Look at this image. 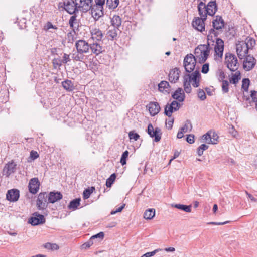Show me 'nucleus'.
Returning <instances> with one entry per match:
<instances>
[{"label": "nucleus", "instance_id": "63", "mask_svg": "<svg viewBox=\"0 0 257 257\" xmlns=\"http://www.w3.org/2000/svg\"><path fill=\"white\" fill-rule=\"evenodd\" d=\"M125 206V204H123L120 207L118 208L116 210H112V211H111L110 214L111 215H113V214H116L117 212H121L123 210V209L124 208Z\"/></svg>", "mask_w": 257, "mask_h": 257}, {"label": "nucleus", "instance_id": "61", "mask_svg": "<svg viewBox=\"0 0 257 257\" xmlns=\"http://www.w3.org/2000/svg\"><path fill=\"white\" fill-rule=\"evenodd\" d=\"M194 135L190 134L188 135L186 138V141L189 144H192L194 142Z\"/></svg>", "mask_w": 257, "mask_h": 257}, {"label": "nucleus", "instance_id": "5", "mask_svg": "<svg viewBox=\"0 0 257 257\" xmlns=\"http://www.w3.org/2000/svg\"><path fill=\"white\" fill-rule=\"evenodd\" d=\"M183 78L187 79L190 83L192 82V86L197 88L200 85L201 74L198 70H195L191 74H185Z\"/></svg>", "mask_w": 257, "mask_h": 257}, {"label": "nucleus", "instance_id": "10", "mask_svg": "<svg viewBox=\"0 0 257 257\" xmlns=\"http://www.w3.org/2000/svg\"><path fill=\"white\" fill-rule=\"evenodd\" d=\"M28 222L32 225L36 226L44 223L45 218L44 215H41L38 212H35L33 214V216L29 219Z\"/></svg>", "mask_w": 257, "mask_h": 257}, {"label": "nucleus", "instance_id": "44", "mask_svg": "<svg viewBox=\"0 0 257 257\" xmlns=\"http://www.w3.org/2000/svg\"><path fill=\"white\" fill-rule=\"evenodd\" d=\"M183 86L184 91L187 93H190L191 92V87L190 83L185 78H184Z\"/></svg>", "mask_w": 257, "mask_h": 257}, {"label": "nucleus", "instance_id": "37", "mask_svg": "<svg viewBox=\"0 0 257 257\" xmlns=\"http://www.w3.org/2000/svg\"><path fill=\"white\" fill-rule=\"evenodd\" d=\"M80 198H76L70 201L68 205L69 209H72L73 210H76L80 205Z\"/></svg>", "mask_w": 257, "mask_h": 257}, {"label": "nucleus", "instance_id": "53", "mask_svg": "<svg viewBox=\"0 0 257 257\" xmlns=\"http://www.w3.org/2000/svg\"><path fill=\"white\" fill-rule=\"evenodd\" d=\"M161 250H162L161 249L158 248V249L154 250V251H153L152 252H147V253H145L144 254H143L141 257H151V256H154L156 253L159 252Z\"/></svg>", "mask_w": 257, "mask_h": 257}, {"label": "nucleus", "instance_id": "18", "mask_svg": "<svg viewBox=\"0 0 257 257\" xmlns=\"http://www.w3.org/2000/svg\"><path fill=\"white\" fill-rule=\"evenodd\" d=\"M151 116L157 115L160 111L161 108L157 102H150L147 106Z\"/></svg>", "mask_w": 257, "mask_h": 257}, {"label": "nucleus", "instance_id": "28", "mask_svg": "<svg viewBox=\"0 0 257 257\" xmlns=\"http://www.w3.org/2000/svg\"><path fill=\"white\" fill-rule=\"evenodd\" d=\"M198 10L199 14L201 17H205L206 18L207 17V7H206L205 4L200 2L198 5Z\"/></svg>", "mask_w": 257, "mask_h": 257}, {"label": "nucleus", "instance_id": "31", "mask_svg": "<svg viewBox=\"0 0 257 257\" xmlns=\"http://www.w3.org/2000/svg\"><path fill=\"white\" fill-rule=\"evenodd\" d=\"M121 19L118 15H114L111 19V25L118 28L121 25Z\"/></svg>", "mask_w": 257, "mask_h": 257}, {"label": "nucleus", "instance_id": "12", "mask_svg": "<svg viewBox=\"0 0 257 257\" xmlns=\"http://www.w3.org/2000/svg\"><path fill=\"white\" fill-rule=\"evenodd\" d=\"M77 2L78 11L86 12L90 10L92 4V0H75Z\"/></svg>", "mask_w": 257, "mask_h": 257}, {"label": "nucleus", "instance_id": "20", "mask_svg": "<svg viewBox=\"0 0 257 257\" xmlns=\"http://www.w3.org/2000/svg\"><path fill=\"white\" fill-rule=\"evenodd\" d=\"M16 166L13 161L7 163L3 170V175L8 177L15 171Z\"/></svg>", "mask_w": 257, "mask_h": 257}, {"label": "nucleus", "instance_id": "43", "mask_svg": "<svg viewBox=\"0 0 257 257\" xmlns=\"http://www.w3.org/2000/svg\"><path fill=\"white\" fill-rule=\"evenodd\" d=\"M210 132V135L211 137V139H209L210 142H211L212 144H216L217 143L218 136L217 134L215 132H212L211 131Z\"/></svg>", "mask_w": 257, "mask_h": 257}, {"label": "nucleus", "instance_id": "16", "mask_svg": "<svg viewBox=\"0 0 257 257\" xmlns=\"http://www.w3.org/2000/svg\"><path fill=\"white\" fill-rule=\"evenodd\" d=\"M90 49L92 53L96 55H98L105 51L104 47L102 46V44L100 42H96L90 44Z\"/></svg>", "mask_w": 257, "mask_h": 257}, {"label": "nucleus", "instance_id": "7", "mask_svg": "<svg viewBox=\"0 0 257 257\" xmlns=\"http://www.w3.org/2000/svg\"><path fill=\"white\" fill-rule=\"evenodd\" d=\"M236 52L239 59H243L248 54L249 49L243 41H238L236 44Z\"/></svg>", "mask_w": 257, "mask_h": 257}, {"label": "nucleus", "instance_id": "11", "mask_svg": "<svg viewBox=\"0 0 257 257\" xmlns=\"http://www.w3.org/2000/svg\"><path fill=\"white\" fill-rule=\"evenodd\" d=\"M206 20L205 17H195L192 22L194 28L199 31L202 32L205 30L204 21Z\"/></svg>", "mask_w": 257, "mask_h": 257}, {"label": "nucleus", "instance_id": "35", "mask_svg": "<svg viewBox=\"0 0 257 257\" xmlns=\"http://www.w3.org/2000/svg\"><path fill=\"white\" fill-rule=\"evenodd\" d=\"M64 88L68 91H71L74 89V85L72 82L69 80H66L62 82Z\"/></svg>", "mask_w": 257, "mask_h": 257}, {"label": "nucleus", "instance_id": "40", "mask_svg": "<svg viewBox=\"0 0 257 257\" xmlns=\"http://www.w3.org/2000/svg\"><path fill=\"white\" fill-rule=\"evenodd\" d=\"M119 4V0H107L106 6L110 9H115Z\"/></svg>", "mask_w": 257, "mask_h": 257}, {"label": "nucleus", "instance_id": "60", "mask_svg": "<svg viewBox=\"0 0 257 257\" xmlns=\"http://www.w3.org/2000/svg\"><path fill=\"white\" fill-rule=\"evenodd\" d=\"M209 66L208 63L204 64L202 67L201 72L204 74L207 73L209 71Z\"/></svg>", "mask_w": 257, "mask_h": 257}, {"label": "nucleus", "instance_id": "2", "mask_svg": "<svg viewBox=\"0 0 257 257\" xmlns=\"http://www.w3.org/2000/svg\"><path fill=\"white\" fill-rule=\"evenodd\" d=\"M77 5L75 0H64L59 3L58 8H62L70 15L76 14L79 12Z\"/></svg>", "mask_w": 257, "mask_h": 257}, {"label": "nucleus", "instance_id": "8", "mask_svg": "<svg viewBox=\"0 0 257 257\" xmlns=\"http://www.w3.org/2000/svg\"><path fill=\"white\" fill-rule=\"evenodd\" d=\"M75 46L77 52L79 53H87L90 50V44L84 40L77 41Z\"/></svg>", "mask_w": 257, "mask_h": 257}, {"label": "nucleus", "instance_id": "54", "mask_svg": "<svg viewBox=\"0 0 257 257\" xmlns=\"http://www.w3.org/2000/svg\"><path fill=\"white\" fill-rule=\"evenodd\" d=\"M197 95H198V97L201 100H204L206 98L205 93L203 89H199L198 91Z\"/></svg>", "mask_w": 257, "mask_h": 257}, {"label": "nucleus", "instance_id": "36", "mask_svg": "<svg viewBox=\"0 0 257 257\" xmlns=\"http://www.w3.org/2000/svg\"><path fill=\"white\" fill-rule=\"evenodd\" d=\"M173 207H174L176 208H177L178 209L184 211L186 212H190L191 211V205H186L181 204H176L174 205H172Z\"/></svg>", "mask_w": 257, "mask_h": 257}, {"label": "nucleus", "instance_id": "30", "mask_svg": "<svg viewBox=\"0 0 257 257\" xmlns=\"http://www.w3.org/2000/svg\"><path fill=\"white\" fill-rule=\"evenodd\" d=\"M169 86V83L166 81H162L158 84V89L160 92H167L169 91L168 87Z\"/></svg>", "mask_w": 257, "mask_h": 257}, {"label": "nucleus", "instance_id": "47", "mask_svg": "<svg viewBox=\"0 0 257 257\" xmlns=\"http://www.w3.org/2000/svg\"><path fill=\"white\" fill-rule=\"evenodd\" d=\"M94 189V187H92L91 189L89 188H87L84 190L83 193V198L84 199H87L89 198L90 195L92 193V190Z\"/></svg>", "mask_w": 257, "mask_h": 257}, {"label": "nucleus", "instance_id": "13", "mask_svg": "<svg viewBox=\"0 0 257 257\" xmlns=\"http://www.w3.org/2000/svg\"><path fill=\"white\" fill-rule=\"evenodd\" d=\"M216 44L214 47L215 56L218 58H222L224 50V42L218 38L216 39Z\"/></svg>", "mask_w": 257, "mask_h": 257}, {"label": "nucleus", "instance_id": "38", "mask_svg": "<svg viewBox=\"0 0 257 257\" xmlns=\"http://www.w3.org/2000/svg\"><path fill=\"white\" fill-rule=\"evenodd\" d=\"M192 124L189 120H187L185 122L184 125L180 129L184 133L191 131L192 129Z\"/></svg>", "mask_w": 257, "mask_h": 257}, {"label": "nucleus", "instance_id": "32", "mask_svg": "<svg viewBox=\"0 0 257 257\" xmlns=\"http://www.w3.org/2000/svg\"><path fill=\"white\" fill-rule=\"evenodd\" d=\"M240 79V72L236 70L234 74H232L231 77L229 79V82L231 84H236Z\"/></svg>", "mask_w": 257, "mask_h": 257}, {"label": "nucleus", "instance_id": "29", "mask_svg": "<svg viewBox=\"0 0 257 257\" xmlns=\"http://www.w3.org/2000/svg\"><path fill=\"white\" fill-rule=\"evenodd\" d=\"M71 58L74 61L81 62H83L86 58L83 53L77 51L71 54Z\"/></svg>", "mask_w": 257, "mask_h": 257}, {"label": "nucleus", "instance_id": "55", "mask_svg": "<svg viewBox=\"0 0 257 257\" xmlns=\"http://www.w3.org/2000/svg\"><path fill=\"white\" fill-rule=\"evenodd\" d=\"M250 96L252 98V101L255 102V107L257 105V91L253 90L251 91Z\"/></svg>", "mask_w": 257, "mask_h": 257}, {"label": "nucleus", "instance_id": "46", "mask_svg": "<svg viewBox=\"0 0 257 257\" xmlns=\"http://www.w3.org/2000/svg\"><path fill=\"white\" fill-rule=\"evenodd\" d=\"M222 82L221 88L222 91L223 93H226L229 91V82L226 81H223Z\"/></svg>", "mask_w": 257, "mask_h": 257}, {"label": "nucleus", "instance_id": "48", "mask_svg": "<svg viewBox=\"0 0 257 257\" xmlns=\"http://www.w3.org/2000/svg\"><path fill=\"white\" fill-rule=\"evenodd\" d=\"M209 139H211V137L210 135V132H208L202 136V142L207 144H211V142H210Z\"/></svg>", "mask_w": 257, "mask_h": 257}, {"label": "nucleus", "instance_id": "64", "mask_svg": "<svg viewBox=\"0 0 257 257\" xmlns=\"http://www.w3.org/2000/svg\"><path fill=\"white\" fill-rule=\"evenodd\" d=\"M39 157V154L38 153H37V152L36 151H32L31 152H30V158L32 159V160H35L36 159H37L38 157Z\"/></svg>", "mask_w": 257, "mask_h": 257}, {"label": "nucleus", "instance_id": "24", "mask_svg": "<svg viewBox=\"0 0 257 257\" xmlns=\"http://www.w3.org/2000/svg\"><path fill=\"white\" fill-rule=\"evenodd\" d=\"M173 99L177 100L179 102H183L185 99V94L183 90L181 88H178L172 95Z\"/></svg>", "mask_w": 257, "mask_h": 257}, {"label": "nucleus", "instance_id": "45", "mask_svg": "<svg viewBox=\"0 0 257 257\" xmlns=\"http://www.w3.org/2000/svg\"><path fill=\"white\" fill-rule=\"evenodd\" d=\"M249 83H250V81L248 78L243 79L242 81L241 88L244 91H246V92L248 91Z\"/></svg>", "mask_w": 257, "mask_h": 257}, {"label": "nucleus", "instance_id": "3", "mask_svg": "<svg viewBox=\"0 0 257 257\" xmlns=\"http://www.w3.org/2000/svg\"><path fill=\"white\" fill-rule=\"evenodd\" d=\"M225 63L231 71L235 72L238 68L237 58L235 55L231 53H228L225 54Z\"/></svg>", "mask_w": 257, "mask_h": 257}, {"label": "nucleus", "instance_id": "4", "mask_svg": "<svg viewBox=\"0 0 257 257\" xmlns=\"http://www.w3.org/2000/svg\"><path fill=\"white\" fill-rule=\"evenodd\" d=\"M196 60L195 56L191 54H188L185 56L183 65L187 72H191L194 69Z\"/></svg>", "mask_w": 257, "mask_h": 257}, {"label": "nucleus", "instance_id": "51", "mask_svg": "<svg viewBox=\"0 0 257 257\" xmlns=\"http://www.w3.org/2000/svg\"><path fill=\"white\" fill-rule=\"evenodd\" d=\"M52 63L54 68L59 67L62 64V62L60 58H54L52 60Z\"/></svg>", "mask_w": 257, "mask_h": 257}, {"label": "nucleus", "instance_id": "27", "mask_svg": "<svg viewBox=\"0 0 257 257\" xmlns=\"http://www.w3.org/2000/svg\"><path fill=\"white\" fill-rule=\"evenodd\" d=\"M207 15L213 16L217 11V6L215 1L210 2L207 6Z\"/></svg>", "mask_w": 257, "mask_h": 257}, {"label": "nucleus", "instance_id": "52", "mask_svg": "<svg viewBox=\"0 0 257 257\" xmlns=\"http://www.w3.org/2000/svg\"><path fill=\"white\" fill-rule=\"evenodd\" d=\"M76 14H74V15L70 17L69 20V25L72 29L74 27V24L76 23Z\"/></svg>", "mask_w": 257, "mask_h": 257}, {"label": "nucleus", "instance_id": "14", "mask_svg": "<svg viewBox=\"0 0 257 257\" xmlns=\"http://www.w3.org/2000/svg\"><path fill=\"white\" fill-rule=\"evenodd\" d=\"M47 194L46 192L39 194L37 200V205L39 210L44 209L47 207Z\"/></svg>", "mask_w": 257, "mask_h": 257}, {"label": "nucleus", "instance_id": "59", "mask_svg": "<svg viewBox=\"0 0 257 257\" xmlns=\"http://www.w3.org/2000/svg\"><path fill=\"white\" fill-rule=\"evenodd\" d=\"M93 244V241L90 239L87 242L82 244V247L83 248H87L90 247Z\"/></svg>", "mask_w": 257, "mask_h": 257}, {"label": "nucleus", "instance_id": "50", "mask_svg": "<svg viewBox=\"0 0 257 257\" xmlns=\"http://www.w3.org/2000/svg\"><path fill=\"white\" fill-rule=\"evenodd\" d=\"M104 236V234L103 232H100L95 235H93L90 238L91 240H92L93 241L95 239H98L99 240H101L103 239Z\"/></svg>", "mask_w": 257, "mask_h": 257}, {"label": "nucleus", "instance_id": "56", "mask_svg": "<svg viewBox=\"0 0 257 257\" xmlns=\"http://www.w3.org/2000/svg\"><path fill=\"white\" fill-rule=\"evenodd\" d=\"M139 135L134 131H131L129 133V137L131 140L134 139L135 141H136L139 139Z\"/></svg>", "mask_w": 257, "mask_h": 257}, {"label": "nucleus", "instance_id": "17", "mask_svg": "<svg viewBox=\"0 0 257 257\" xmlns=\"http://www.w3.org/2000/svg\"><path fill=\"white\" fill-rule=\"evenodd\" d=\"M19 190L17 189H12L8 191L6 199L10 202H16L19 199Z\"/></svg>", "mask_w": 257, "mask_h": 257}, {"label": "nucleus", "instance_id": "25", "mask_svg": "<svg viewBox=\"0 0 257 257\" xmlns=\"http://www.w3.org/2000/svg\"><path fill=\"white\" fill-rule=\"evenodd\" d=\"M212 24L214 29L219 30L224 27V22L221 17L217 16L216 19L213 20Z\"/></svg>", "mask_w": 257, "mask_h": 257}, {"label": "nucleus", "instance_id": "62", "mask_svg": "<svg viewBox=\"0 0 257 257\" xmlns=\"http://www.w3.org/2000/svg\"><path fill=\"white\" fill-rule=\"evenodd\" d=\"M225 74L224 72L222 71H221L219 73V77H218V81L219 82H223V81H226V80H224L225 78Z\"/></svg>", "mask_w": 257, "mask_h": 257}, {"label": "nucleus", "instance_id": "39", "mask_svg": "<svg viewBox=\"0 0 257 257\" xmlns=\"http://www.w3.org/2000/svg\"><path fill=\"white\" fill-rule=\"evenodd\" d=\"M244 43L249 50L252 49L255 45V41L251 37L246 38Z\"/></svg>", "mask_w": 257, "mask_h": 257}, {"label": "nucleus", "instance_id": "19", "mask_svg": "<svg viewBox=\"0 0 257 257\" xmlns=\"http://www.w3.org/2000/svg\"><path fill=\"white\" fill-rule=\"evenodd\" d=\"M40 186V182L37 178H33L31 179L29 183L28 187L29 191L35 194L38 192Z\"/></svg>", "mask_w": 257, "mask_h": 257}, {"label": "nucleus", "instance_id": "49", "mask_svg": "<svg viewBox=\"0 0 257 257\" xmlns=\"http://www.w3.org/2000/svg\"><path fill=\"white\" fill-rule=\"evenodd\" d=\"M128 154H129V152L127 150H126L125 151H124L123 153V154L121 156V159H120V163H121V164L122 165L126 164V158H127V157L128 156Z\"/></svg>", "mask_w": 257, "mask_h": 257}, {"label": "nucleus", "instance_id": "21", "mask_svg": "<svg viewBox=\"0 0 257 257\" xmlns=\"http://www.w3.org/2000/svg\"><path fill=\"white\" fill-rule=\"evenodd\" d=\"M103 7L93 5L90 10L92 16L95 19H98L100 17L103 16Z\"/></svg>", "mask_w": 257, "mask_h": 257}, {"label": "nucleus", "instance_id": "6", "mask_svg": "<svg viewBox=\"0 0 257 257\" xmlns=\"http://www.w3.org/2000/svg\"><path fill=\"white\" fill-rule=\"evenodd\" d=\"M147 133L152 138H154V141L159 142L161 138L162 132L159 127H156L155 129L153 125L150 123L148 125Z\"/></svg>", "mask_w": 257, "mask_h": 257}, {"label": "nucleus", "instance_id": "22", "mask_svg": "<svg viewBox=\"0 0 257 257\" xmlns=\"http://www.w3.org/2000/svg\"><path fill=\"white\" fill-rule=\"evenodd\" d=\"M180 72L178 68L171 70L169 74V80L171 83H175L179 79Z\"/></svg>", "mask_w": 257, "mask_h": 257}, {"label": "nucleus", "instance_id": "23", "mask_svg": "<svg viewBox=\"0 0 257 257\" xmlns=\"http://www.w3.org/2000/svg\"><path fill=\"white\" fill-rule=\"evenodd\" d=\"M62 198V195L60 192H51L48 196V201L50 203H54Z\"/></svg>", "mask_w": 257, "mask_h": 257}, {"label": "nucleus", "instance_id": "33", "mask_svg": "<svg viewBox=\"0 0 257 257\" xmlns=\"http://www.w3.org/2000/svg\"><path fill=\"white\" fill-rule=\"evenodd\" d=\"M119 31L118 28L114 27L112 29H110L107 32V37L110 40H113L114 39L116 38L118 32Z\"/></svg>", "mask_w": 257, "mask_h": 257}, {"label": "nucleus", "instance_id": "15", "mask_svg": "<svg viewBox=\"0 0 257 257\" xmlns=\"http://www.w3.org/2000/svg\"><path fill=\"white\" fill-rule=\"evenodd\" d=\"M245 56V59L243 62V68L246 71H249L254 67L256 60L253 56L250 55H246Z\"/></svg>", "mask_w": 257, "mask_h": 257}, {"label": "nucleus", "instance_id": "1", "mask_svg": "<svg viewBox=\"0 0 257 257\" xmlns=\"http://www.w3.org/2000/svg\"><path fill=\"white\" fill-rule=\"evenodd\" d=\"M210 45L209 43L207 44H200L198 45L195 49V58L198 60L199 63H204L210 53Z\"/></svg>", "mask_w": 257, "mask_h": 257}, {"label": "nucleus", "instance_id": "58", "mask_svg": "<svg viewBox=\"0 0 257 257\" xmlns=\"http://www.w3.org/2000/svg\"><path fill=\"white\" fill-rule=\"evenodd\" d=\"M57 29V27L55 25H53L50 22H48L46 25L45 26L44 29L45 30H48L50 29Z\"/></svg>", "mask_w": 257, "mask_h": 257}, {"label": "nucleus", "instance_id": "57", "mask_svg": "<svg viewBox=\"0 0 257 257\" xmlns=\"http://www.w3.org/2000/svg\"><path fill=\"white\" fill-rule=\"evenodd\" d=\"M70 55L66 53H64L63 56V59L61 60L62 64H66L68 62H70Z\"/></svg>", "mask_w": 257, "mask_h": 257}, {"label": "nucleus", "instance_id": "41", "mask_svg": "<svg viewBox=\"0 0 257 257\" xmlns=\"http://www.w3.org/2000/svg\"><path fill=\"white\" fill-rule=\"evenodd\" d=\"M116 176L115 173H113L110 175V176L106 180V186L107 187H110L112 184L114 183Z\"/></svg>", "mask_w": 257, "mask_h": 257}, {"label": "nucleus", "instance_id": "34", "mask_svg": "<svg viewBox=\"0 0 257 257\" xmlns=\"http://www.w3.org/2000/svg\"><path fill=\"white\" fill-rule=\"evenodd\" d=\"M155 215V209H148L145 211L144 214V217L146 219L150 220L152 219Z\"/></svg>", "mask_w": 257, "mask_h": 257}, {"label": "nucleus", "instance_id": "42", "mask_svg": "<svg viewBox=\"0 0 257 257\" xmlns=\"http://www.w3.org/2000/svg\"><path fill=\"white\" fill-rule=\"evenodd\" d=\"M44 247L46 249L51 250H58L59 248L58 245L56 243H51L49 242H47L45 244Z\"/></svg>", "mask_w": 257, "mask_h": 257}, {"label": "nucleus", "instance_id": "26", "mask_svg": "<svg viewBox=\"0 0 257 257\" xmlns=\"http://www.w3.org/2000/svg\"><path fill=\"white\" fill-rule=\"evenodd\" d=\"M91 37L93 40H96L97 42H100L103 37V33L99 29H94L91 31Z\"/></svg>", "mask_w": 257, "mask_h": 257}, {"label": "nucleus", "instance_id": "9", "mask_svg": "<svg viewBox=\"0 0 257 257\" xmlns=\"http://www.w3.org/2000/svg\"><path fill=\"white\" fill-rule=\"evenodd\" d=\"M180 106V104L177 101H173L170 105L168 104L165 106L164 110L165 114L169 117H171L174 112L179 109Z\"/></svg>", "mask_w": 257, "mask_h": 257}]
</instances>
